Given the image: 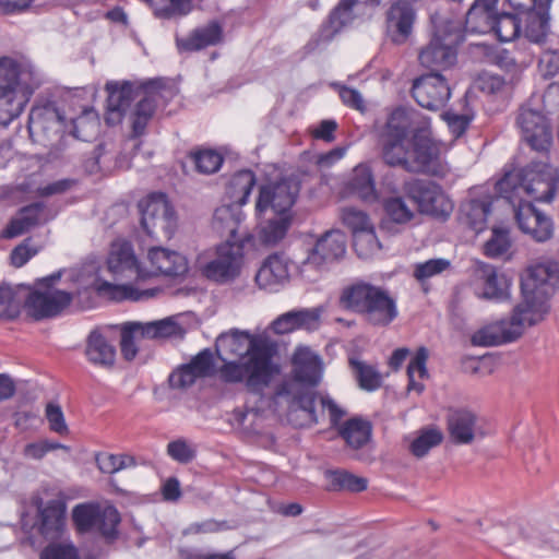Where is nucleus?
<instances>
[{
    "mask_svg": "<svg viewBox=\"0 0 559 559\" xmlns=\"http://www.w3.org/2000/svg\"><path fill=\"white\" fill-rule=\"evenodd\" d=\"M498 193L509 202H550L559 189V170L547 162H532L524 168L507 170L496 183Z\"/></svg>",
    "mask_w": 559,
    "mask_h": 559,
    "instance_id": "obj_5",
    "label": "nucleus"
},
{
    "mask_svg": "<svg viewBox=\"0 0 559 559\" xmlns=\"http://www.w3.org/2000/svg\"><path fill=\"white\" fill-rule=\"evenodd\" d=\"M62 127L61 117L55 108H35L29 114L28 119V131L31 134L47 135L49 139V132L59 133Z\"/></svg>",
    "mask_w": 559,
    "mask_h": 559,
    "instance_id": "obj_36",
    "label": "nucleus"
},
{
    "mask_svg": "<svg viewBox=\"0 0 559 559\" xmlns=\"http://www.w3.org/2000/svg\"><path fill=\"white\" fill-rule=\"evenodd\" d=\"M501 41H510L520 34V22L511 13H497L485 22Z\"/></svg>",
    "mask_w": 559,
    "mask_h": 559,
    "instance_id": "obj_42",
    "label": "nucleus"
},
{
    "mask_svg": "<svg viewBox=\"0 0 559 559\" xmlns=\"http://www.w3.org/2000/svg\"><path fill=\"white\" fill-rule=\"evenodd\" d=\"M328 476L334 487L359 492L367 488L368 481L364 477L356 476L346 471L329 472Z\"/></svg>",
    "mask_w": 559,
    "mask_h": 559,
    "instance_id": "obj_57",
    "label": "nucleus"
},
{
    "mask_svg": "<svg viewBox=\"0 0 559 559\" xmlns=\"http://www.w3.org/2000/svg\"><path fill=\"white\" fill-rule=\"evenodd\" d=\"M66 520V506L60 500H50L45 507L38 508V530L46 538L58 537Z\"/></svg>",
    "mask_w": 559,
    "mask_h": 559,
    "instance_id": "obj_32",
    "label": "nucleus"
},
{
    "mask_svg": "<svg viewBox=\"0 0 559 559\" xmlns=\"http://www.w3.org/2000/svg\"><path fill=\"white\" fill-rule=\"evenodd\" d=\"M534 55L535 51L528 50L520 57H514L509 51L503 50L497 56V63L507 71H518L528 67L533 61Z\"/></svg>",
    "mask_w": 559,
    "mask_h": 559,
    "instance_id": "obj_64",
    "label": "nucleus"
},
{
    "mask_svg": "<svg viewBox=\"0 0 559 559\" xmlns=\"http://www.w3.org/2000/svg\"><path fill=\"white\" fill-rule=\"evenodd\" d=\"M106 91L108 93L106 120L110 124L118 123L127 114L131 103L138 99L130 110V121L133 135H142L155 112L158 99L163 96L162 81L108 82Z\"/></svg>",
    "mask_w": 559,
    "mask_h": 559,
    "instance_id": "obj_4",
    "label": "nucleus"
},
{
    "mask_svg": "<svg viewBox=\"0 0 559 559\" xmlns=\"http://www.w3.org/2000/svg\"><path fill=\"white\" fill-rule=\"evenodd\" d=\"M326 266L328 265L322 262L316 253L309 250L306 259L297 266V271L301 280L308 283H314L322 276Z\"/></svg>",
    "mask_w": 559,
    "mask_h": 559,
    "instance_id": "obj_52",
    "label": "nucleus"
},
{
    "mask_svg": "<svg viewBox=\"0 0 559 559\" xmlns=\"http://www.w3.org/2000/svg\"><path fill=\"white\" fill-rule=\"evenodd\" d=\"M354 249L360 258L368 259L377 254L382 246L379 241L374 227L365 229L361 233L353 236Z\"/></svg>",
    "mask_w": 559,
    "mask_h": 559,
    "instance_id": "obj_49",
    "label": "nucleus"
},
{
    "mask_svg": "<svg viewBox=\"0 0 559 559\" xmlns=\"http://www.w3.org/2000/svg\"><path fill=\"white\" fill-rule=\"evenodd\" d=\"M492 197L489 193L472 195L460 206V217L476 233L484 230L491 211Z\"/></svg>",
    "mask_w": 559,
    "mask_h": 559,
    "instance_id": "obj_28",
    "label": "nucleus"
},
{
    "mask_svg": "<svg viewBox=\"0 0 559 559\" xmlns=\"http://www.w3.org/2000/svg\"><path fill=\"white\" fill-rule=\"evenodd\" d=\"M320 308H300L278 316L271 324L275 334L282 335L296 330L314 331L321 323Z\"/></svg>",
    "mask_w": 559,
    "mask_h": 559,
    "instance_id": "obj_21",
    "label": "nucleus"
},
{
    "mask_svg": "<svg viewBox=\"0 0 559 559\" xmlns=\"http://www.w3.org/2000/svg\"><path fill=\"white\" fill-rule=\"evenodd\" d=\"M136 325V322H128L121 329V354L127 360H132L138 353V348L135 346V340L142 338L140 335V329Z\"/></svg>",
    "mask_w": 559,
    "mask_h": 559,
    "instance_id": "obj_62",
    "label": "nucleus"
},
{
    "mask_svg": "<svg viewBox=\"0 0 559 559\" xmlns=\"http://www.w3.org/2000/svg\"><path fill=\"white\" fill-rule=\"evenodd\" d=\"M40 559H80L78 548L69 540L51 543L40 554Z\"/></svg>",
    "mask_w": 559,
    "mask_h": 559,
    "instance_id": "obj_61",
    "label": "nucleus"
},
{
    "mask_svg": "<svg viewBox=\"0 0 559 559\" xmlns=\"http://www.w3.org/2000/svg\"><path fill=\"white\" fill-rule=\"evenodd\" d=\"M241 264L240 248L226 242L217 247L214 257L201 265V271L206 278L219 284H227L239 276Z\"/></svg>",
    "mask_w": 559,
    "mask_h": 559,
    "instance_id": "obj_12",
    "label": "nucleus"
},
{
    "mask_svg": "<svg viewBox=\"0 0 559 559\" xmlns=\"http://www.w3.org/2000/svg\"><path fill=\"white\" fill-rule=\"evenodd\" d=\"M447 425L451 440L457 444H469L477 437L483 436L477 424V416L466 408L450 409Z\"/></svg>",
    "mask_w": 559,
    "mask_h": 559,
    "instance_id": "obj_22",
    "label": "nucleus"
},
{
    "mask_svg": "<svg viewBox=\"0 0 559 559\" xmlns=\"http://www.w3.org/2000/svg\"><path fill=\"white\" fill-rule=\"evenodd\" d=\"M260 222L257 237L262 245L275 246L282 241L292 224V214L258 216Z\"/></svg>",
    "mask_w": 559,
    "mask_h": 559,
    "instance_id": "obj_33",
    "label": "nucleus"
},
{
    "mask_svg": "<svg viewBox=\"0 0 559 559\" xmlns=\"http://www.w3.org/2000/svg\"><path fill=\"white\" fill-rule=\"evenodd\" d=\"M216 352L225 361L219 373L226 382L245 381L249 389L259 391L280 372L273 361L276 345L266 335L237 330L224 333L216 340Z\"/></svg>",
    "mask_w": 559,
    "mask_h": 559,
    "instance_id": "obj_2",
    "label": "nucleus"
},
{
    "mask_svg": "<svg viewBox=\"0 0 559 559\" xmlns=\"http://www.w3.org/2000/svg\"><path fill=\"white\" fill-rule=\"evenodd\" d=\"M120 522V515L112 506L99 507L96 531L107 538H111L117 533V526Z\"/></svg>",
    "mask_w": 559,
    "mask_h": 559,
    "instance_id": "obj_55",
    "label": "nucleus"
},
{
    "mask_svg": "<svg viewBox=\"0 0 559 559\" xmlns=\"http://www.w3.org/2000/svg\"><path fill=\"white\" fill-rule=\"evenodd\" d=\"M326 265L341 259L346 252V238L340 230H330L322 235L310 249Z\"/></svg>",
    "mask_w": 559,
    "mask_h": 559,
    "instance_id": "obj_34",
    "label": "nucleus"
},
{
    "mask_svg": "<svg viewBox=\"0 0 559 559\" xmlns=\"http://www.w3.org/2000/svg\"><path fill=\"white\" fill-rule=\"evenodd\" d=\"M475 289L478 297L484 299H500L508 288V281L498 274L495 266L478 263L474 271Z\"/></svg>",
    "mask_w": 559,
    "mask_h": 559,
    "instance_id": "obj_26",
    "label": "nucleus"
},
{
    "mask_svg": "<svg viewBox=\"0 0 559 559\" xmlns=\"http://www.w3.org/2000/svg\"><path fill=\"white\" fill-rule=\"evenodd\" d=\"M224 39V27L218 21L193 29L186 38L176 36V46L179 52H191L216 46Z\"/></svg>",
    "mask_w": 559,
    "mask_h": 559,
    "instance_id": "obj_24",
    "label": "nucleus"
},
{
    "mask_svg": "<svg viewBox=\"0 0 559 559\" xmlns=\"http://www.w3.org/2000/svg\"><path fill=\"white\" fill-rule=\"evenodd\" d=\"M522 301L515 306L509 320L519 337L526 328L543 321L549 310L548 298L526 292H522Z\"/></svg>",
    "mask_w": 559,
    "mask_h": 559,
    "instance_id": "obj_18",
    "label": "nucleus"
},
{
    "mask_svg": "<svg viewBox=\"0 0 559 559\" xmlns=\"http://www.w3.org/2000/svg\"><path fill=\"white\" fill-rule=\"evenodd\" d=\"M526 41L542 48L554 43L549 31L548 12L531 11L526 13L523 38H520L516 46L524 48Z\"/></svg>",
    "mask_w": 559,
    "mask_h": 559,
    "instance_id": "obj_27",
    "label": "nucleus"
},
{
    "mask_svg": "<svg viewBox=\"0 0 559 559\" xmlns=\"http://www.w3.org/2000/svg\"><path fill=\"white\" fill-rule=\"evenodd\" d=\"M141 224L150 236L170 237L176 228V216L163 193H152L139 203Z\"/></svg>",
    "mask_w": 559,
    "mask_h": 559,
    "instance_id": "obj_10",
    "label": "nucleus"
},
{
    "mask_svg": "<svg viewBox=\"0 0 559 559\" xmlns=\"http://www.w3.org/2000/svg\"><path fill=\"white\" fill-rule=\"evenodd\" d=\"M197 170L204 175L216 173L223 163L221 154L213 150H199L190 155Z\"/></svg>",
    "mask_w": 559,
    "mask_h": 559,
    "instance_id": "obj_53",
    "label": "nucleus"
},
{
    "mask_svg": "<svg viewBox=\"0 0 559 559\" xmlns=\"http://www.w3.org/2000/svg\"><path fill=\"white\" fill-rule=\"evenodd\" d=\"M348 187L353 193L365 202L371 203L378 200L374 179L370 167L367 165L361 164L354 168Z\"/></svg>",
    "mask_w": 559,
    "mask_h": 559,
    "instance_id": "obj_38",
    "label": "nucleus"
},
{
    "mask_svg": "<svg viewBox=\"0 0 559 559\" xmlns=\"http://www.w3.org/2000/svg\"><path fill=\"white\" fill-rule=\"evenodd\" d=\"M451 263L449 260L439 258L430 259L423 263H417L414 269V277L424 283L425 281L441 274L450 267Z\"/></svg>",
    "mask_w": 559,
    "mask_h": 559,
    "instance_id": "obj_60",
    "label": "nucleus"
},
{
    "mask_svg": "<svg viewBox=\"0 0 559 559\" xmlns=\"http://www.w3.org/2000/svg\"><path fill=\"white\" fill-rule=\"evenodd\" d=\"M167 454L181 464L190 463L197 455V449L185 439H177L167 445Z\"/></svg>",
    "mask_w": 559,
    "mask_h": 559,
    "instance_id": "obj_63",
    "label": "nucleus"
},
{
    "mask_svg": "<svg viewBox=\"0 0 559 559\" xmlns=\"http://www.w3.org/2000/svg\"><path fill=\"white\" fill-rule=\"evenodd\" d=\"M516 124L524 140L536 151H546L551 144V131L544 114L528 106L520 109Z\"/></svg>",
    "mask_w": 559,
    "mask_h": 559,
    "instance_id": "obj_15",
    "label": "nucleus"
},
{
    "mask_svg": "<svg viewBox=\"0 0 559 559\" xmlns=\"http://www.w3.org/2000/svg\"><path fill=\"white\" fill-rule=\"evenodd\" d=\"M428 359V350L425 347H420L416 355L412 358L407 367V376H408V391H415L418 394L424 391V384L418 379H424L427 377V368L426 362Z\"/></svg>",
    "mask_w": 559,
    "mask_h": 559,
    "instance_id": "obj_44",
    "label": "nucleus"
},
{
    "mask_svg": "<svg viewBox=\"0 0 559 559\" xmlns=\"http://www.w3.org/2000/svg\"><path fill=\"white\" fill-rule=\"evenodd\" d=\"M559 285V263L537 262L530 265L522 277V292L548 298Z\"/></svg>",
    "mask_w": 559,
    "mask_h": 559,
    "instance_id": "obj_16",
    "label": "nucleus"
},
{
    "mask_svg": "<svg viewBox=\"0 0 559 559\" xmlns=\"http://www.w3.org/2000/svg\"><path fill=\"white\" fill-rule=\"evenodd\" d=\"M245 218L241 206L235 203L222 205L214 212L213 227L222 235L237 241L240 225Z\"/></svg>",
    "mask_w": 559,
    "mask_h": 559,
    "instance_id": "obj_35",
    "label": "nucleus"
},
{
    "mask_svg": "<svg viewBox=\"0 0 559 559\" xmlns=\"http://www.w3.org/2000/svg\"><path fill=\"white\" fill-rule=\"evenodd\" d=\"M520 230L536 242H545L552 237L554 224L549 216L538 211L528 201L511 202Z\"/></svg>",
    "mask_w": 559,
    "mask_h": 559,
    "instance_id": "obj_13",
    "label": "nucleus"
},
{
    "mask_svg": "<svg viewBox=\"0 0 559 559\" xmlns=\"http://www.w3.org/2000/svg\"><path fill=\"white\" fill-rule=\"evenodd\" d=\"M429 119L415 109L397 108L381 135L382 158L409 173H435L439 148L428 135Z\"/></svg>",
    "mask_w": 559,
    "mask_h": 559,
    "instance_id": "obj_1",
    "label": "nucleus"
},
{
    "mask_svg": "<svg viewBox=\"0 0 559 559\" xmlns=\"http://www.w3.org/2000/svg\"><path fill=\"white\" fill-rule=\"evenodd\" d=\"M107 265L109 272L119 280L140 276L136 258L128 241L117 240L111 243Z\"/></svg>",
    "mask_w": 559,
    "mask_h": 559,
    "instance_id": "obj_25",
    "label": "nucleus"
},
{
    "mask_svg": "<svg viewBox=\"0 0 559 559\" xmlns=\"http://www.w3.org/2000/svg\"><path fill=\"white\" fill-rule=\"evenodd\" d=\"M154 14L162 19H173L189 14L192 9V0H147Z\"/></svg>",
    "mask_w": 559,
    "mask_h": 559,
    "instance_id": "obj_43",
    "label": "nucleus"
},
{
    "mask_svg": "<svg viewBox=\"0 0 559 559\" xmlns=\"http://www.w3.org/2000/svg\"><path fill=\"white\" fill-rule=\"evenodd\" d=\"M214 371L213 354L209 349L200 352L189 364L182 365L169 376V384L174 389H187L197 379L205 378Z\"/></svg>",
    "mask_w": 559,
    "mask_h": 559,
    "instance_id": "obj_20",
    "label": "nucleus"
},
{
    "mask_svg": "<svg viewBox=\"0 0 559 559\" xmlns=\"http://www.w3.org/2000/svg\"><path fill=\"white\" fill-rule=\"evenodd\" d=\"M148 260L153 267L152 273L167 276H179L187 272V260L176 251L155 247L148 251Z\"/></svg>",
    "mask_w": 559,
    "mask_h": 559,
    "instance_id": "obj_30",
    "label": "nucleus"
},
{
    "mask_svg": "<svg viewBox=\"0 0 559 559\" xmlns=\"http://www.w3.org/2000/svg\"><path fill=\"white\" fill-rule=\"evenodd\" d=\"M343 309L361 314L370 324L385 326L397 317L395 300L382 287L358 281L345 286L338 297Z\"/></svg>",
    "mask_w": 559,
    "mask_h": 559,
    "instance_id": "obj_7",
    "label": "nucleus"
},
{
    "mask_svg": "<svg viewBox=\"0 0 559 559\" xmlns=\"http://www.w3.org/2000/svg\"><path fill=\"white\" fill-rule=\"evenodd\" d=\"M23 297L15 288L1 285L0 286V318L13 319L19 316Z\"/></svg>",
    "mask_w": 559,
    "mask_h": 559,
    "instance_id": "obj_48",
    "label": "nucleus"
},
{
    "mask_svg": "<svg viewBox=\"0 0 559 559\" xmlns=\"http://www.w3.org/2000/svg\"><path fill=\"white\" fill-rule=\"evenodd\" d=\"M349 362L361 389L373 391L381 385V376L372 366L356 359H350Z\"/></svg>",
    "mask_w": 559,
    "mask_h": 559,
    "instance_id": "obj_47",
    "label": "nucleus"
},
{
    "mask_svg": "<svg viewBox=\"0 0 559 559\" xmlns=\"http://www.w3.org/2000/svg\"><path fill=\"white\" fill-rule=\"evenodd\" d=\"M412 95L423 108L438 110L449 100L451 91L445 79L432 72L414 81Z\"/></svg>",
    "mask_w": 559,
    "mask_h": 559,
    "instance_id": "obj_14",
    "label": "nucleus"
},
{
    "mask_svg": "<svg viewBox=\"0 0 559 559\" xmlns=\"http://www.w3.org/2000/svg\"><path fill=\"white\" fill-rule=\"evenodd\" d=\"M340 435L353 449L362 448L371 437V425L361 418H352L340 428Z\"/></svg>",
    "mask_w": 559,
    "mask_h": 559,
    "instance_id": "obj_41",
    "label": "nucleus"
},
{
    "mask_svg": "<svg viewBox=\"0 0 559 559\" xmlns=\"http://www.w3.org/2000/svg\"><path fill=\"white\" fill-rule=\"evenodd\" d=\"M98 506L79 504L73 509V521L80 532H95Z\"/></svg>",
    "mask_w": 559,
    "mask_h": 559,
    "instance_id": "obj_56",
    "label": "nucleus"
},
{
    "mask_svg": "<svg viewBox=\"0 0 559 559\" xmlns=\"http://www.w3.org/2000/svg\"><path fill=\"white\" fill-rule=\"evenodd\" d=\"M299 190V182L293 178L261 186L255 202L257 215L265 216L269 212L275 215L292 214Z\"/></svg>",
    "mask_w": 559,
    "mask_h": 559,
    "instance_id": "obj_9",
    "label": "nucleus"
},
{
    "mask_svg": "<svg viewBox=\"0 0 559 559\" xmlns=\"http://www.w3.org/2000/svg\"><path fill=\"white\" fill-rule=\"evenodd\" d=\"M342 223L350 229L353 236L361 233L365 229L373 227L369 216L364 211L348 206L341 211Z\"/></svg>",
    "mask_w": 559,
    "mask_h": 559,
    "instance_id": "obj_51",
    "label": "nucleus"
},
{
    "mask_svg": "<svg viewBox=\"0 0 559 559\" xmlns=\"http://www.w3.org/2000/svg\"><path fill=\"white\" fill-rule=\"evenodd\" d=\"M72 295L70 293L48 287L43 292L35 290L31 293L25 304L32 317L40 320L59 314L70 305Z\"/></svg>",
    "mask_w": 559,
    "mask_h": 559,
    "instance_id": "obj_17",
    "label": "nucleus"
},
{
    "mask_svg": "<svg viewBox=\"0 0 559 559\" xmlns=\"http://www.w3.org/2000/svg\"><path fill=\"white\" fill-rule=\"evenodd\" d=\"M292 373L275 389L273 395L274 412L286 415L299 426H310L319 421L316 405L317 386L322 378L323 365L320 356L308 346H297L292 356Z\"/></svg>",
    "mask_w": 559,
    "mask_h": 559,
    "instance_id": "obj_3",
    "label": "nucleus"
},
{
    "mask_svg": "<svg viewBox=\"0 0 559 559\" xmlns=\"http://www.w3.org/2000/svg\"><path fill=\"white\" fill-rule=\"evenodd\" d=\"M442 441V433L437 429L423 430L420 435L413 440L409 450L416 457L425 456L429 450Z\"/></svg>",
    "mask_w": 559,
    "mask_h": 559,
    "instance_id": "obj_58",
    "label": "nucleus"
},
{
    "mask_svg": "<svg viewBox=\"0 0 559 559\" xmlns=\"http://www.w3.org/2000/svg\"><path fill=\"white\" fill-rule=\"evenodd\" d=\"M403 191L408 199L417 204L420 213L447 217L453 210L451 200L432 181L418 179L406 181Z\"/></svg>",
    "mask_w": 559,
    "mask_h": 559,
    "instance_id": "obj_11",
    "label": "nucleus"
},
{
    "mask_svg": "<svg viewBox=\"0 0 559 559\" xmlns=\"http://www.w3.org/2000/svg\"><path fill=\"white\" fill-rule=\"evenodd\" d=\"M41 211L43 205L40 203L24 206L14 217H12L8 227L3 231V236L5 238H13L28 231L39 223Z\"/></svg>",
    "mask_w": 559,
    "mask_h": 559,
    "instance_id": "obj_37",
    "label": "nucleus"
},
{
    "mask_svg": "<svg viewBox=\"0 0 559 559\" xmlns=\"http://www.w3.org/2000/svg\"><path fill=\"white\" fill-rule=\"evenodd\" d=\"M259 288L270 293L278 292L290 280V261L283 254L269 255L255 274Z\"/></svg>",
    "mask_w": 559,
    "mask_h": 559,
    "instance_id": "obj_19",
    "label": "nucleus"
},
{
    "mask_svg": "<svg viewBox=\"0 0 559 559\" xmlns=\"http://www.w3.org/2000/svg\"><path fill=\"white\" fill-rule=\"evenodd\" d=\"M538 72L544 79L559 76V43L542 47Z\"/></svg>",
    "mask_w": 559,
    "mask_h": 559,
    "instance_id": "obj_46",
    "label": "nucleus"
},
{
    "mask_svg": "<svg viewBox=\"0 0 559 559\" xmlns=\"http://www.w3.org/2000/svg\"><path fill=\"white\" fill-rule=\"evenodd\" d=\"M416 19L413 7L405 1H397L386 13V34L397 45L404 44L412 34Z\"/></svg>",
    "mask_w": 559,
    "mask_h": 559,
    "instance_id": "obj_23",
    "label": "nucleus"
},
{
    "mask_svg": "<svg viewBox=\"0 0 559 559\" xmlns=\"http://www.w3.org/2000/svg\"><path fill=\"white\" fill-rule=\"evenodd\" d=\"M380 2L381 0H341L330 16V23L335 28L338 26H344L352 21V11L354 7L358 4H370L374 7L380 4Z\"/></svg>",
    "mask_w": 559,
    "mask_h": 559,
    "instance_id": "obj_54",
    "label": "nucleus"
},
{
    "mask_svg": "<svg viewBox=\"0 0 559 559\" xmlns=\"http://www.w3.org/2000/svg\"><path fill=\"white\" fill-rule=\"evenodd\" d=\"M254 183L255 176L251 170L245 169L236 173L226 188V193L231 203L240 206L246 204Z\"/></svg>",
    "mask_w": 559,
    "mask_h": 559,
    "instance_id": "obj_40",
    "label": "nucleus"
},
{
    "mask_svg": "<svg viewBox=\"0 0 559 559\" xmlns=\"http://www.w3.org/2000/svg\"><path fill=\"white\" fill-rule=\"evenodd\" d=\"M142 338L163 340L182 335V328L174 318H165L151 322H136Z\"/></svg>",
    "mask_w": 559,
    "mask_h": 559,
    "instance_id": "obj_39",
    "label": "nucleus"
},
{
    "mask_svg": "<svg viewBox=\"0 0 559 559\" xmlns=\"http://www.w3.org/2000/svg\"><path fill=\"white\" fill-rule=\"evenodd\" d=\"M84 353L92 365L102 368L112 367L116 360L115 346L98 330L88 334Z\"/></svg>",
    "mask_w": 559,
    "mask_h": 559,
    "instance_id": "obj_31",
    "label": "nucleus"
},
{
    "mask_svg": "<svg viewBox=\"0 0 559 559\" xmlns=\"http://www.w3.org/2000/svg\"><path fill=\"white\" fill-rule=\"evenodd\" d=\"M463 40L461 21L448 22L438 29L430 43L418 56L423 67L429 69H445L456 61V46Z\"/></svg>",
    "mask_w": 559,
    "mask_h": 559,
    "instance_id": "obj_8",
    "label": "nucleus"
},
{
    "mask_svg": "<svg viewBox=\"0 0 559 559\" xmlns=\"http://www.w3.org/2000/svg\"><path fill=\"white\" fill-rule=\"evenodd\" d=\"M509 231L506 228H492V235L484 245V253L489 258L504 254L510 248Z\"/></svg>",
    "mask_w": 559,
    "mask_h": 559,
    "instance_id": "obj_59",
    "label": "nucleus"
},
{
    "mask_svg": "<svg viewBox=\"0 0 559 559\" xmlns=\"http://www.w3.org/2000/svg\"><path fill=\"white\" fill-rule=\"evenodd\" d=\"M519 338L509 320H500L478 329L471 337L474 346H498Z\"/></svg>",
    "mask_w": 559,
    "mask_h": 559,
    "instance_id": "obj_29",
    "label": "nucleus"
},
{
    "mask_svg": "<svg viewBox=\"0 0 559 559\" xmlns=\"http://www.w3.org/2000/svg\"><path fill=\"white\" fill-rule=\"evenodd\" d=\"M41 79L27 62L0 59V123L8 126L24 110Z\"/></svg>",
    "mask_w": 559,
    "mask_h": 559,
    "instance_id": "obj_6",
    "label": "nucleus"
},
{
    "mask_svg": "<svg viewBox=\"0 0 559 559\" xmlns=\"http://www.w3.org/2000/svg\"><path fill=\"white\" fill-rule=\"evenodd\" d=\"M383 207L390 219L397 224H406L415 217V210L402 197H390L384 200Z\"/></svg>",
    "mask_w": 559,
    "mask_h": 559,
    "instance_id": "obj_45",
    "label": "nucleus"
},
{
    "mask_svg": "<svg viewBox=\"0 0 559 559\" xmlns=\"http://www.w3.org/2000/svg\"><path fill=\"white\" fill-rule=\"evenodd\" d=\"M100 472L114 474L135 465L133 456L127 454L99 453L95 457Z\"/></svg>",
    "mask_w": 559,
    "mask_h": 559,
    "instance_id": "obj_50",
    "label": "nucleus"
}]
</instances>
